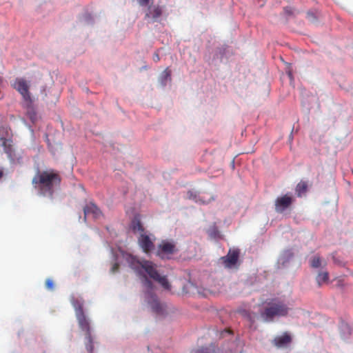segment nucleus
<instances>
[{"label":"nucleus","instance_id":"obj_1","mask_svg":"<svg viewBox=\"0 0 353 353\" xmlns=\"http://www.w3.org/2000/svg\"><path fill=\"white\" fill-rule=\"evenodd\" d=\"M126 259L133 270L139 272L140 268L143 269L151 279L161 284L164 289L170 290L171 285L166 276L160 275L156 265L152 262L150 261H143L141 262L132 255H128Z\"/></svg>","mask_w":353,"mask_h":353},{"label":"nucleus","instance_id":"obj_2","mask_svg":"<svg viewBox=\"0 0 353 353\" xmlns=\"http://www.w3.org/2000/svg\"><path fill=\"white\" fill-rule=\"evenodd\" d=\"M290 310L283 301L278 298L272 299L265 302L261 317L265 322H272L276 317L286 316Z\"/></svg>","mask_w":353,"mask_h":353},{"label":"nucleus","instance_id":"obj_3","mask_svg":"<svg viewBox=\"0 0 353 353\" xmlns=\"http://www.w3.org/2000/svg\"><path fill=\"white\" fill-rule=\"evenodd\" d=\"M61 182L59 175L54 170L43 171L38 173L32 179V183L39 185V188L43 195L50 196L54 192V186Z\"/></svg>","mask_w":353,"mask_h":353},{"label":"nucleus","instance_id":"obj_4","mask_svg":"<svg viewBox=\"0 0 353 353\" xmlns=\"http://www.w3.org/2000/svg\"><path fill=\"white\" fill-rule=\"evenodd\" d=\"M11 85L21 95L30 119H34L36 113L33 108V99L29 91L30 87V82L24 78L18 77L14 79Z\"/></svg>","mask_w":353,"mask_h":353},{"label":"nucleus","instance_id":"obj_5","mask_svg":"<svg viewBox=\"0 0 353 353\" xmlns=\"http://www.w3.org/2000/svg\"><path fill=\"white\" fill-rule=\"evenodd\" d=\"M79 326L81 330L85 332V347L89 353H93L94 350V345L93 340L91 335V330L90 326V321L87 319L85 314L84 313L78 314L76 316Z\"/></svg>","mask_w":353,"mask_h":353},{"label":"nucleus","instance_id":"obj_6","mask_svg":"<svg viewBox=\"0 0 353 353\" xmlns=\"http://www.w3.org/2000/svg\"><path fill=\"white\" fill-rule=\"evenodd\" d=\"M179 251L174 241H163L159 245L158 256L161 259L169 258V255L174 254Z\"/></svg>","mask_w":353,"mask_h":353},{"label":"nucleus","instance_id":"obj_7","mask_svg":"<svg viewBox=\"0 0 353 353\" xmlns=\"http://www.w3.org/2000/svg\"><path fill=\"white\" fill-rule=\"evenodd\" d=\"M239 250L237 249H230L226 256L220 259L221 261L226 268H232L236 265L239 258Z\"/></svg>","mask_w":353,"mask_h":353},{"label":"nucleus","instance_id":"obj_8","mask_svg":"<svg viewBox=\"0 0 353 353\" xmlns=\"http://www.w3.org/2000/svg\"><path fill=\"white\" fill-rule=\"evenodd\" d=\"M163 10L161 6L152 5L149 6L145 10V19L148 23H154L157 21L161 17Z\"/></svg>","mask_w":353,"mask_h":353},{"label":"nucleus","instance_id":"obj_9","mask_svg":"<svg viewBox=\"0 0 353 353\" xmlns=\"http://www.w3.org/2000/svg\"><path fill=\"white\" fill-rule=\"evenodd\" d=\"M293 198L287 194L278 197L275 201V210L279 213L283 212L292 204Z\"/></svg>","mask_w":353,"mask_h":353},{"label":"nucleus","instance_id":"obj_10","mask_svg":"<svg viewBox=\"0 0 353 353\" xmlns=\"http://www.w3.org/2000/svg\"><path fill=\"white\" fill-rule=\"evenodd\" d=\"M146 300L154 313H156L157 314H162L163 313V306L159 301L156 294H154L152 292H148L146 294Z\"/></svg>","mask_w":353,"mask_h":353},{"label":"nucleus","instance_id":"obj_11","mask_svg":"<svg viewBox=\"0 0 353 353\" xmlns=\"http://www.w3.org/2000/svg\"><path fill=\"white\" fill-rule=\"evenodd\" d=\"M138 243L143 251L149 254L154 249V244L150 236L145 234H141L138 239Z\"/></svg>","mask_w":353,"mask_h":353},{"label":"nucleus","instance_id":"obj_12","mask_svg":"<svg viewBox=\"0 0 353 353\" xmlns=\"http://www.w3.org/2000/svg\"><path fill=\"white\" fill-rule=\"evenodd\" d=\"M85 218L92 216L94 219H98L101 216V212L99 208L93 203H88L83 208Z\"/></svg>","mask_w":353,"mask_h":353},{"label":"nucleus","instance_id":"obj_13","mask_svg":"<svg viewBox=\"0 0 353 353\" xmlns=\"http://www.w3.org/2000/svg\"><path fill=\"white\" fill-rule=\"evenodd\" d=\"M291 340L290 336L287 333H285L282 336L276 337L274 340V343L276 347H281L290 343Z\"/></svg>","mask_w":353,"mask_h":353},{"label":"nucleus","instance_id":"obj_14","mask_svg":"<svg viewBox=\"0 0 353 353\" xmlns=\"http://www.w3.org/2000/svg\"><path fill=\"white\" fill-rule=\"evenodd\" d=\"M131 229L134 233L145 234L144 228L138 217H134L131 223Z\"/></svg>","mask_w":353,"mask_h":353},{"label":"nucleus","instance_id":"obj_15","mask_svg":"<svg viewBox=\"0 0 353 353\" xmlns=\"http://www.w3.org/2000/svg\"><path fill=\"white\" fill-rule=\"evenodd\" d=\"M316 281L319 287L329 283V273L326 271L319 272L316 277Z\"/></svg>","mask_w":353,"mask_h":353},{"label":"nucleus","instance_id":"obj_16","mask_svg":"<svg viewBox=\"0 0 353 353\" xmlns=\"http://www.w3.org/2000/svg\"><path fill=\"white\" fill-rule=\"evenodd\" d=\"M0 140L2 141V145L3 147L4 152L9 157H11L13 154L12 141L3 137H0Z\"/></svg>","mask_w":353,"mask_h":353},{"label":"nucleus","instance_id":"obj_17","mask_svg":"<svg viewBox=\"0 0 353 353\" xmlns=\"http://www.w3.org/2000/svg\"><path fill=\"white\" fill-rule=\"evenodd\" d=\"M159 81L162 85H165L168 81H171V70L166 68L159 77Z\"/></svg>","mask_w":353,"mask_h":353},{"label":"nucleus","instance_id":"obj_18","mask_svg":"<svg viewBox=\"0 0 353 353\" xmlns=\"http://www.w3.org/2000/svg\"><path fill=\"white\" fill-rule=\"evenodd\" d=\"M323 266L326 265V263L323 261L319 255H315L311 257L310 259V266L313 268H319L323 265Z\"/></svg>","mask_w":353,"mask_h":353},{"label":"nucleus","instance_id":"obj_19","mask_svg":"<svg viewBox=\"0 0 353 353\" xmlns=\"http://www.w3.org/2000/svg\"><path fill=\"white\" fill-rule=\"evenodd\" d=\"M307 190V183L306 181H301L296 186V194L299 197L302 196Z\"/></svg>","mask_w":353,"mask_h":353},{"label":"nucleus","instance_id":"obj_20","mask_svg":"<svg viewBox=\"0 0 353 353\" xmlns=\"http://www.w3.org/2000/svg\"><path fill=\"white\" fill-rule=\"evenodd\" d=\"M72 305L75 310L76 316L84 313L83 303L79 299H74L72 301Z\"/></svg>","mask_w":353,"mask_h":353},{"label":"nucleus","instance_id":"obj_21","mask_svg":"<svg viewBox=\"0 0 353 353\" xmlns=\"http://www.w3.org/2000/svg\"><path fill=\"white\" fill-rule=\"evenodd\" d=\"M143 283L144 286L146 287L148 289H153V284L152 281L145 275H143Z\"/></svg>","mask_w":353,"mask_h":353},{"label":"nucleus","instance_id":"obj_22","mask_svg":"<svg viewBox=\"0 0 353 353\" xmlns=\"http://www.w3.org/2000/svg\"><path fill=\"white\" fill-rule=\"evenodd\" d=\"M46 287L49 290H53L54 289V281L52 279H47L46 281Z\"/></svg>","mask_w":353,"mask_h":353},{"label":"nucleus","instance_id":"obj_23","mask_svg":"<svg viewBox=\"0 0 353 353\" xmlns=\"http://www.w3.org/2000/svg\"><path fill=\"white\" fill-rule=\"evenodd\" d=\"M191 353H210L208 348L201 347L196 350H193Z\"/></svg>","mask_w":353,"mask_h":353},{"label":"nucleus","instance_id":"obj_24","mask_svg":"<svg viewBox=\"0 0 353 353\" xmlns=\"http://www.w3.org/2000/svg\"><path fill=\"white\" fill-rule=\"evenodd\" d=\"M188 198L190 199H192V200L195 201L196 202H199V201L197 200V195L195 192H194L192 191H189L188 192Z\"/></svg>","mask_w":353,"mask_h":353},{"label":"nucleus","instance_id":"obj_25","mask_svg":"<svg viewBox=\"0 0 353 353\" xmlns=\"http://www.w3.org/2000/svg\"><path fill=\"white\" fill-rule=\"evenodd\" d=\"M139 5L141 6H147L149 5L150 0H137Z\"/></svg>","mask_w":353,"mask_h":353},{"label":"nucleus","instance_id":"obj_26","mask_svg":"<svg viewBox=\"0 0 353 353\" xmlns=\"http://www.w3.org/2000/svg\"><path fill=\"white\" fill-rule=\"evenodd\" d=\"M119 268V263H115L113 264V265H112V267L111 268V271H112V273H115L116 272L118 271Z\"/></svg>","mask_w":353,"mask_h":353},{"label":"nucleus","instance_id":"obj_27","mask_svg":"<svg viewBox=\"0 0 353 353\" xmlns=\"http://www.w3.org/2000/svg\"><path fill=\"white\" fill-rule=\"evenodd\" d=\"M153 60L154 62H159L160 61V57H159V55L157 52H155L154 54H153Z\"/></svg>","mask_w":353,"mask_h":353},{"label":"nucleus","instance_id":"obj_28","mask_svg":"<svg viewBox=\"0 0 353 353\" xmlns=\"http://www.w3.org/2000/svg\"><path fill=\"white\" fill-rule=\"evenodd\" d=\"M3 175V172L2 170L0 169V179L2 178Z\"/></svg>","mask_w":353,"mask_h":353},{"label":"nucleus","instance_id":"obj_29","mask_svg":"<svg viewBox=\"0 0 353 353\" xmlns=\"http://www.w3.org/2000/svg\"><path fill=\"white\" fill-rule=\"evenodd\" d=\"M3 83V79L1 77H0V85L2 84Z\"/></svg>","mask_w":353,"mask_h":353},{"label":"nucleus","instance_id":"obj_30","mask_svg":"<svg viewBox=\"0 0 353 353\" xmlns=\"http://www.w3.org/2000/svg\"><path fill=\"white\" fill-rule=\"evenodd\" d=\"M200 201H201V203H205V202H204V201H202L201 200H200Z\"/></svg>","mask_w":353,"mask_h":353}]
</instances>
